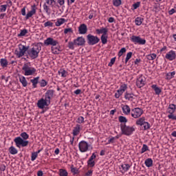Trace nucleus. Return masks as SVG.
I'll return each mask as SVG.
<instances>
[{
	"label": "nucleus",
	"instance_id": "25",
	"mask_svg": "<svg viewBox=\"0 0 176 176\" xmlns=\"http://www.w3.org/2000/svg\"><path fill=\"white\" fill-rule=\"evenodd\" d=\"M151 88L154 89V91L157 96H160V93H162V89L156 85H153Z\"/></svg>",
	"mask_w": 176,
	"mask_h": 176
},
{
	"label": "nucleus",
	"instance_id": "28",
	"mask_svg": "<svg viewBox=\"0 0 176 176\" xmlns=\"http://www.w3.org/2000/svg\"><path fill=\"white\" fill-rule=\"evenodd\" d=\"M144 164L146 167H152L153 166V160L151 158H148L145 160Z\"/></svg>",
	"mask_w": 176,
	"mask_h": 176
},
{
	"label": "nucleus",
	"instance_id": "15",
	"mask_svg": "<svg viewBox=\"0 0 176 176\" xmlns=\"http://www.w3.org/2000/svg\"><path fill=\"white\" fill-rule=\"evenodd\" d=\"M165 58H166V60H169V61H173V60H175V58H176L175 51L170 50L169 52H168L166 54Z\"/></svg>",
	"mask_w": 176,
	"mask_h": 176
},
{
	"label": "nucleus",
	"instance_id": "27",
	"mask_svg": "<svg viewBox=\"0 0 176 176\" xmlns=\"http://www.w3.org/2000/svg\"><path fill=\"white\" fill-rule=\"evenodd\" d=\"M19 82L22 84L23 87H27L28 82H27V79L24 76L19 77Z\"/></svg>",
	"mask_w": 176,
	"mask_h": 176
},
{
	"label": "nucleus",
	"instance_id": "45",
	"mask_svg": "<svg viewBox=\"0 0 176 176\" xmlns=\"http://www.w3.org/2000/svg\"><path fill=\"white\" fill-rule=\"evenodd\" d=\"M143 127L144 131L149 130V129H151V124H149L148 122H145L143 124Z\"/></svg>",
	"mask_w": 176,
	"mask_h": 176
},
{
	"label": "nucleus",
	"instance_id": "37",
	"mask_svg": "<svg viewBox=\"0 0 176 176\" xmlns=\"http://www.w3.org/2000/svg\"><path fill=\"white\" fill-rule=\"evenodd\" d=\"M59 175L60 176H68V172L65 169H60L59 170Z\"/></svg>",
	"mask_w": 176,
	"mask_h": 176
},
{
	"label": "nucleus",
	"instance_id": "10",
	"mask_svg": "<svg viewBox=\"0 0 176 176\" xmlns=\"http://www.w3.org/2000/svg\"><path fill=\"white\" fill-rule=\"evenodd\" d=\"M49 105H50V103L43 98H41L37 102V107L39 109H43L45 107H49Z\"/></svg>",
	"mask_w": 176,
	"mask_h": 176
},
{
	"label": "nucleus",
	"instance_id": "9",
	"mask_svg": "<svg viewBox=\"0 0 176 176\" xmlns=\"http://www.w3.org/2000/svg\"><path fill=\"white\" fill-rule=\"evenodd\" d=\"M131 41L133 42V43H135V45H137V43L138 45H145V43H146V40L135 35L131 37Z\"/></svg>",
	"mask_w": 176,
	"mask_h": 176
},
{
	"label": "nucleus",
	"instance_id": "34",
	"mask_svg": "<svg viewBox=\"0 0 176 176\" xmlns=\"http://www.w3.org/2000/svg\"><path fill=\"white\" fill-rule=\"evenodd\" d=\"M118 120L120 123H124V124H126L128 122L127 118L123 116H120L118 117Z\"/></svg>",
	"mask_w": 176,
	"mask_h": 176
},
{
	"label": "nucleus",
	"instance_id": "60",
	"mask_svg": "<svg viewBox=\"0 0 176 176\" xmlns=\"http://www.w3.org/2000/svg\"><path fill=\"white\" fill-rule=\"evenodd\" d=\"M62 78H65L67 77V71L65 70H62L60 72Z\"/></svg>",
	"mask_w": 176,
	"mask_h": 176
},
{
	"label": "nucleus",
	"instance_id": "40",
	"mask_svg": "<svg viewBox=\"0 0 176 176\" xmlns=\"http://www.w3.org/2000/svg\"><path fill=\"white\" fill-rule=\"evenodd\" d=\"M113 5L118 8L122 5V0H113Z\"/></svg>",
	"mask_w": 176,
	"mask_h": 176
},
{
	"label": "nucleus",
	"instance_id": "1",
	"mask_svg": "<svg viewBox=\"0 0 176 176\" xmlns=\"http://www.w3.org/2000/svg\"><path fill=\"white\" fill-rule=\"evenodd\" d=\"M28 138H30V135L26 132H23L20 134V136L16 137L14 139V142L16 144V148H23L28 146Z\"/></svg>",
	"mask_w": 176,
	"mask_h": 176
},
{
	"label": "nucleus",
	"instance_id": "43",
	"mask_svg": "<svg viewBox=\"0 0 176 176\" xmlns=\"http://www.w3.org/2000/svg\"><path fill=\"white\" fill-rule=\"evenodd\" d=\"M157 57V55L156 54H150L147 55V58L150 60H155Z\"/></svg>",
	"mask_w": 176,
	"mask_h": 176
},
{
	"label": "nucleus",
	"instance_id": "19",
	"mask_svg": "<svg viewBox=\"0 0 176 176\" xmlns=\"http://www.w3.org/2000/svg\"><path fill=\"white\" fill-rule=\"evenodd\" d=\"M130 167H131V166H130V164H121L122 174H124V173H127V171H129V170H130Z\"/></svg>",
	"mask_w": 176,
	"mask_h": 176
},
{
	"label": "nucleus",
	"instance_id": "26",
	"mask_svg": "<svg viewBox=\"0 0 176 176\" xmlns=\"http://www.w3.org/2000/svg\"><path fill=\"white\" fill-rule=\"evenodd\" d=\"M145 117H141L140 118H138L136 120V124L137 126H143V124L145 123Z\"/></svg>",
	"mask_w": 176,
	"mask_h": 176
},
{
	"label": "nucleus",
	"instance_id": "22",
	"mask_svg": "<svg viewBox=\"0 0 176 176\" xmlns=\"http://www.w3.org/2000/svg\"><path fill=\"white\" fill-rule=\"evenodd\" d=\"M124 98L125 100H128V101H133L134 100V94L126 91L124 94Z\"/></svg>",
	"mask_w": 176,
	"mask_h": 176
},
{
	"label": "nucleus",
	"instance_id": "13",
	"mask_svg": "<svg viewBox=\"0 0 176 176\" xmlns=\"http://www.w3.org/2000/svg\"><path fill=\"white\" fill-rule=\"evenodd\" d=\"M74 41L75 46H85V43H86V40L83 36L77 37Z\"/></svg>",
	"mask_w": 176,
	"mask_h": 176
},
{
	"label": "nucleus",
	"instance_id": "59",
	"mask_svg": "<svg viewBox=\"0 0 176 176\" xmlns=\"http://www.w3.org/2000/svg\"><path fill=\"white\" fill-rule=\"evenodd\" d=\"M116 61V58H112L110 60V63L108 64L109 67H112L115 64V62Z\"/></svg>",
	"mask_w": 176,
	"mask_h": 176
},
{
	"label": "nucleus",
	"instance_id": "50",
	"mask_svg": "<svg viewBox=\"0 0 176 176\" xmlns=\"http://www.w3.org/2000/svg\"><path fill=\"white\" fill-rule=\"evenodd\" d=\"M40 86L41 87H45L47 86V81H46L45 79L41 80L40 82Z\"/></svg>",
	"mask_w": 176,
	"mask_h": 176
},
{
	"label": "nucleus",
	"instance_id": "42",
	"mask_svg": "<svg viewBox=\"0 0 176 176\" xmlns=\"http://www.w3.org/2000/svg\"><path fill=\"white\" fill-rule=\"evenodd\" d=\"M75 41L74 40L72 41H69L68 43V47L69 49H70L71 50H74L75 49Z\"/></svg>",
	"mask_w": 176,
	"mask_h": 176
},
{
	"label": "nucleus",
	"instance_id": "55",
	"mask_svg": "<svg viewBox=\"0 0 176 176\" xmlns=\"http://www.w3.org/2000/svg\"><path fill=\"white\" fill-rule=\"evenodd\" d=\"M36 157H38L37 153H35V152L32 153L31 155L32 162L36 160Z\"/></svg>",
	"mask_w": 176,
	"mask_h": 176
},
{
	"label": "nucleus",
	"instance_id": "32",
	"mask_svg": "<svg viewBox=\"0 0 176 176\" xmlns=\"http://www.w3.org/2000/svg\"><path fill=\"white\" fill-rule=\"evenodd\" d=\"M8 151H9V152H10V153L11 154V155H17V153H18V151H17V149L14 147V146H11L9 148H8Z\"/></svg>",
	"mask_w": 176,
	"mask_h": 176
},
{
	"label": "nucleus",
	"instance_id": "63",
	"mask_svg": "<svg viewBox=\"0 0 176 176\" xmlns=\"http://www.w3.org/2000/svg\"><path fill=\"white\" fill-rule=\"evenodd\" d=\"M57 2L59 3L60 6H63L65 3V0H57Z\"/></svg>",
	"mask_w": 176,
	"mask_h": 176
},
{
	"label": "nucleus",
	"instance_id": "5",
	"mask_svg": "<svg viewBox=\"0 0 176 176\" xmlns=\"http://www.w3.org/2000/svg\"><path fill=\"white\" fill-rule=\"evenodd\" d=\"M28 47H30V46L26 47L24 45L19 44V49L14 51V54L16 56L17 58L23 57V56L25 54V52H28Z\"/></svg>",
	"mask_w": 176,
	"mask_h": 176
},
{
	"label": "nucleus",
	"instance_id": "31",
	"mask_svg": "<svg viewBox=\"0 0 176 176\" xmlns=\"http://www.w3.org/2000/svg\"><path fill=\"white\" fill-rule=\"evenodd\" d=\"M175 76V72H168L166 75V80H170V79H173L174 76Z\"/></svg>",
	"mask_w": 176,
	"mask_h": 176
},
{
	"label": "nucleus",
	"instance_id": "18",
	"mask_svg": "<svg viewBox=\"0 0 176 176\" xmlns=\"http://www.w3.org/2000/svg\"><path fill=\"white\" fill-rule=\"evenodd\" d=\"M96 32L98 35L102 34V35H107L108 29L107 28H102L100 29H96Z\"/></svg>",
	"mask_w": 176,
	"mask_h": 176
},
{
	"label": "nucleus",
	"instance_id": "21",
	"mask_svg": "<svg viewBox=\"0 0 176 176\" xmlns=\"http://www.w3.org/2000/svg\"><path fill=\"white\" fill-rule=\"evenodd\" d=\"M122 112L124 115H129L130 112H131V109H130V106L125 104L122 107Z\"/></svg>",
	"mask_w": 176,
	"mask_h": 176
},
{
	"label": "nucleus",
	"instance_id": "44",
	"mask_svg": "<svg viewBox=\"0 0 176 176\" xmlns=\"http://www.w3.org/2000/svg\"><path fill=\"white\" fill-rule=\"evenodd\" d=\"M123 93L124 92H122V91L118 89L116 93L115 94V98H120V96H122L123 95Z\"/></svg>",
	"mask_w": 176,
	"mask_h": 176
},
{
	"label": "nucleus",
	"instance_id": "38",
	"mask_svg": "<svg viewBox=\"0 0 176 176\" xmlns=\"http://www.w3.org/2000/svg\"><path fill=\"white\" fill-rule=\"evenodd\" d=\"M119 89L122 92L124 93V91H126V90H127V85L126 84H122L120 86Z\"/></svg>",
	"mask_w": 176,
	"mask_h": 176
},
{
	"label": "nucleus",
	"instance_id": "33",
	"mask_svg": "<svg viewBox=\"0 0 176 176\" xmlns=\"http://www.w3.org/2000/svg\"><path fill=\"white\" fill-rule=\"evenodd\" d=\"M143 21H144L143 18H142L140 16H138L135 19V25H141V24H142Z\"/></svg>",
	"mask_w": 176,
	"mask_h": 176
},
{
	"label": "nucleus",
	"instance_id": "47",
	"mask_svg": "<svg viewBox=\"0 0 176 176\" xmlns=\"http://www.w3.org/2000/svg\"><path fill=\"white\" fill-rule=\"evenodd\" d=\"M126 47H122L121 50L118 52V57H122L123 56L124 53H126Z\"/></svg>",
	"mask_w": 176,
	"mask_h": 176
},
{
	"label": "nucleus",
	"instance_id": "17",
	"mask_svg": "<svg viewBox=\"0 0 176 176\" xmlns=\"http://www.w3.org/2000/svg\"><path fill=\"white\" fill-rule=\"evenodd\" d=\"M78 32L80 35H85V34H87V25H86L85 23L80 25L78 27Z\"/></svg>",
	"mask_w": 176,
	"mask_h": 176
},
{
	"label": "nucleus",
	"instance_id": "64",
	"mask_svg": "<svg viewBox=\"0 0 176 176\" xmlns=\"http://www.w3.org/2000/svg\"><path fill=\"white\" fill-rule=\"evenodd\" d=\"M175 9L172 8L170 10L168 11V14H170V16L174 14V13H175Z\"/></svg>",
	"mask_w": 176,
	"mask_h": 176
},
{
	"label": "nucleus",
	"instance_id": "51",
	"mask_svg": "<svg viewBox=\"0 0 176 176\" xmlns=\"http://www.w3.org/2000/svg\"><path fill=\"white\" fill-rule=\"evenodd\" d=\"M87 164L90 167H94V166H96V162L94 160H89L87 161Z\"/></svg>",
	"mask_w": 176,
	"mask_h": 176
},
{
	"label": "nucleus",
	"instance_id": "8",
	"mask_svg": "<svg viewBox=\"0 0 176 176\" xmlns=\"http://www.w3.org/2000/svg\"><path fill=\"white\" fill-rule=\"evenodd\" d=\"M142 113H144V111L140 107H136L131 110V115L134 119H138V118H141Z\"/></svg>",
	"mask_w": 176,
	"mask_h": 176
},
{
	"label": "nucleus",
	"instance_id": "3",
	"mask_svg": "<svg viewBox=\"0 0 176 176\" xmlns=\"http://www.w3.org/2000/svg\"><path fill=\"white\" fill-rule=\"evenodd\" d=\"M41 52V49L38 45H34L33 47H28L27 54L28 56L32 58V60H35V58H38L39 56V53Z\"/></svg>",
	"mask_w": 176,
	"mask_h": 176
},
{
	"label": "nucleus",
	"instance_id": "7",
	"mask_svg": "<svg viewBox=\"0 0 176 176\" xmlns=\"http://www.w3.org/2000/svg\"><path fill=\"white\" fill-rule=\"evenodd\" d=\"M87 43L89 46H94L100 42V38L97 36L92 35L91 34L87 36Z\"/></svg>",
	"mask_w": 176,
	"mask_h": 176
},
{
	"label": "nucleus",
	"instance_id": "4",
	"mask_svg": "<svg viewBox=\"0 0 176 176\" xmlns=\"http://www.w3.org/2000/svg\"><path fill=\"white\" fill-rule=\"evenodd\" d=\"M22 71L25 76H31V75H34L36 72V69L31 67V63H24Z\"/></svg>",
	"mask_w": 176,
	"mask_h": 176
},
{
	"label": "nucleus",
	"instance_id": "23",
	"mask_svg": "<svg viewBox=\"0 0 176 176\" xmlns=\"http://www.w3.org/2000/svg\"><path fill=\"white\" fill-rule=\"evenodd\" d=\"M31 83H32L33 89H36L37 85L39 83V76L30 80Z\"/></svg>",
	"mask_w": 176,
	"mask_h": 176
},
{
	"label": "nucleus",
	"instance_id": "62",
	"mask_svg": "<svg viewBox=\"0 0 176 176\" xmlns=\"http://www.w3.org/2000/svg\"><path fill=\"white\" fill-rule=\"evenodd\" d=\"M97 157V155H96V153H92L91 156L89 157V160H94Z\"/></svg>",
	"mask_w": 176,
	"mask_h": 176
},
{
	"label": "nucleus",
	"instance_id": "24",
	"mask_svg": "<svg viewBox=\"0 0 176 176\" xmlns=\"http://www.w3.org/2000/svg\"><path fill=\"white\" fill-rule=\"evenodd\" d=\"M9 64V62H8L7 58H1L0 59V65L2 67V68H6Z\"/></svg>",
	"mask_w": 176,
	"mask_h": 176
},
{
	"label": "nucleus",
	"instance_id": "6",
	"mask_svg": "<svg viewBox=\"0 0 176 176\" xmlns=\"http://www.w3.org/2000/svg\"><path fill=\"white\" fill-rule=\"evenodd\" d=\"M78 148L80 152H82V153L87 152V151H89V148L90 149H93V146H91V145L89 144V143L85 140H82L79 142Z\"/></svg>",
	"mask_w": 176,
	"mask_h": 176
},
{
	"label": "nucleus",
	"instance_id": "29",
	"mask_svg": "<svg viewBox=\"0 0 176 176\" xmlns=\"http://www.w3.org/2000/svg\"><path fill=\"white\" fill-rule=\"evenodd\" d=\"M64 23H65V19L64 18L58 19L57 21L55 23V25H56V27H60V25H63Z\"/></svg>",
	"mask_w": 176,
	"mask_h": 176
},
{
	"label": "nucleus",
	"instance_id": "41",
	"mask_svg": "<svg viewBox=\"0 0 176 176\" xmlns=\"http://www.w3.org/2000/svg\"><path fill=\"white\" fill-rule=\"evenodd\" d=\"M133 56V52H129L126 54V56L125 58V63L127 64V63L129 62V60H130V58H131Z\"/></svg>",
	"mask_w": 176,
	"mask_h": 176
},
{
	"label": "nucleus",
	"instance_id": "46",
	"mask_svg": "<svg viewBox=\"0 0 176 176\" xmlns=\"http://www.w3.org/2000/svg\"><path fill=\"white\" fill-rule=\"evenodd\" d=\"M26 34H28V30H27V29H23L21 30V32L18 34V36H25Z\"/></svg>",
	"mask_w": 176,
	"mask_h": 176
},
{
	"label": "nucleus",
	"instance_id": "58",
	"mask_svg": "<svg viewBox=\"0 0 176 176\" xmlns=\"http://www.w3.org/2000/svg\"><path fill=\"white\" fill-rule=\"evenodd\" d=\"M6 9H8V5L0 6V12H6Z\"/></svg>",
	"mask_w": 176,
	"mask_h": 176
},
{
	"label": "nucleus",
	"instance_id": "52",
	"mask_svg": "<svg viewBox=\"0 0 176 176\" xmlns=\"http://www.w3.org/2000/svg\"><path fill=\"white\" fill-rule=\"evenodd\" d=\"M76 123H79L80 124L82 123H85V118H83V116L78 117L76 120Z\"/></svg>",
	"mask_w": 176,
	"mask_h": 176
},
{
	"label": "nucleus",
	"instance_id": "48",
	"mask_svg": "<svg viewBox=\"0 0 176 176\" xmlns=\"http://www.w3.org/2000/svg\"><path fill=\"white\" fill-rule=\"evenodd\" d=\"M146 151H149V147L146 144H143L140 153H145Z\"/></svg>",
	"mask_w": 176,
	"mask_h": 176
},
{
	"label": "nucleus",
	"instance_id": "14",
	"mask_svg": "<svg viewBox=\"0 0 176 176\" xmlns=\"http://www.w3.org/2000/svg\"><path fill=\"white\" fill-rule=\"evenodd\" d=\"M54 96V90L49 89L45 92L44 95V97H45L44 99H45L46 101L49 102L50 104V100L53 98Z\"/></svg>",
	"mask_w": 176,
	"mask_h": 176
},
{
	"label": "nucleus",
	"instance_id": "2",
	"mask_svg": "<svg viewBox=\"0 0 176 176\" xmlns=\"http://www.w3.org/2000/svg\"><path fill=\"white\" fill-rule=\"evenodd\" d=\"M120 129L122 134L124 135H126L127 137H130V135H133L134 131H135V126H127L126 124H121Z\"/></svg>",
	"mask_w": 176,
	"mask_h": 176
},
{
	"label": "nucleus",
	"instance_id": "54",
	"mask_svg": "<svg viewBox=\"0 0 176 176\" xmlns=\"http://www.w3.org/2000/svg\"><path fill=\"white\" fill-rule=\"evenodd\" d=\"M45 2L47 5H50V6H54V3H56V1L54 0H45Z\"/></svg>",
	"mask_w": 176,
	"mask_h": 176
},
{
	"label": "nucleus",
	"instance_id": "61",
	"mask_svg": "<svg viewBox=\"0 0 176 176\" xmlns=\"http://www.w3.org/2000/svg\"><path fill=\"white\" fill-rule=\"evenodd\" d=\"M5 170H6V166H5V164L0 165V171L2 173L5 171Z\"/></svg>",
	"mask_w": 176,
	"mask_h": 176
},
{
	"label": "nucleus",
	"instance_id": "35",
	"mask_svg": "<svg viewBox=\"0 0 176 176\" xmlns=\"http://www.w3.org/2000/svg\"><path fill=\"white\" fill-rule=\"evenodd\" d=\"M52 52L54 54H58L60 53V46L52 47Z\"/></svg>",
	"mask_w": 176,
	"mask_h": 176
},
{
	"label": "nucleus",
	"instance_id": "56",
	"mask_svg": "<svg viewBox=\"0 0 176 176\" xmlns=\"http://www.w3.org/2000/svg\"><path fill=\"white\" fill-rule=\"evenodd\" d=\"M140 5H141V2H140V1H138V2L135 3L134 4H133V10H135V9H138V8H140Z\"/></svg>",
	"mask_w": 176,
	"mask_h": 176
},
{
	"label": "nucleus",
	"instance_id": "39",
	"mask_svg": "<svg viewBox=\"0 0 176 176\" xmlns=\"http://www.w3.org/2000/svg\"><path fill=\"white\" fill-rule=\"evenodd\" d=\"M71 173H72L74 175L75 174H79V170L77 168L74 167V165H72L71 167Z\"/></svg>",
	"mask_w": 176,
	"mask_h": 176
},
{
	"label": "nucleus",
	"instance_id": "16",
	"mask_svg": "<svg viewBox=\"0 0 176 176\" xmlns=\"http://www.w3.org/2000/svg\"><path fill=\"white\" fill-rule=\"evenodd\" d=\"M35 13H36V6L35 4H34L33 6H32L31 10L27 13V14L25 16V19L28 20V19L33 16L34 14H35Z\"/></svg>",
	"mask_w": 176,
	"mask_h": 176
},
{
	"label": "nucleus",
	"instance_id": "49",
	"mask_svg": "<svg viewBox=\"0 0 176 176\" xmlns=\"http://www.w3.org/2000/svg\"><path fill=\"white\" fill-rule=\"evenodd\" d=\"M96 16H97V14H96V11H91L89 12V16L88 18L89 19V20H91V19L95 18Z\"/></svg>",
	"mask_w": 176,
	"mask_h": 176
},
{
	"label": "nucleus",
	"instance_id": "11",
	"mask_svg": "<svg viewBox=\"0 0 176 176\" xmlns=\"http://www.w3.org/2000/svg\"><path fill=\"white\" fill-rule=\"evenodd\" d=\"M146 83V79L145 77L143 75H140L136 80V86L139 89H141V87H144L145 86Z\"/></svg>",
	"mask_w": 176,
	"mask_h": 176
},
{
	"label": "nucleus",
	"instance_id": "57",
	"mask_svg": "<svg viewBox=\"0 0 176 176\" xmlns=\"http://www.w3.org/2000/svg\"><path fill=\"white\" fill-rule=\"evenodd\" d=\"M44 27H53V22L48 21L44 23Z\"/></svg>",
	"mask_w": 176,
	"mask_h": 176
},
{
	"label": "nucleus",
	"instance_id": "36",
	"mask_svg": "<svg viewBox=\"0 0 176 176\" xmlns=\"http://www.w3.org/2000/svg\"><path fill=\"white\" fill-rule=\"evenodd\" d=\"M43 10H45V13H47V14L48 16H50V8H49V6H47V5H46V3H45L43 6Z\"/></svg>",
	"mask_w": 176,
	"mask_h": 176
},
{
	"label": "nucleus",
	"instance_id": "30",
	"mask_svg": "<svg viewBox=\"0 0 176 176\" xmlns=\"http://www.w3.org/2000/svg\"><path fill=\"white\" fill-rule=\"evenodd\" d=\"M100 40L102 45H107V43H108V35L107 34L102 35L100 36Z\"/></svg>",
	"mask_w": 176,
	"mask_h": 176
},
{
	"label": "nucleus",
	"instance_id": "20",
	"mask_svg": "<svg viewBox=\"0 0 176 176\" xmlns=\"http://www.w3.org/2000/svg\"><path fill=\"white\" fill-rule=\"evenodd\" d=\"M80 125L76 124V126L74 127L72 134L74 137H76V135H78L79 133H80Z\"/></svg>",
	"mask_w": 176,
	"mask_h": 176
},
{
	"label": "nucleus",
	"instance_id": "12",
	"mask_svg": "<svg viewBox=\"0 0 176 176\" xmlns=\"http://www.w3.org/2000/svg\"><path fill=\"white\" fill-rule=\"evenodd\" d=\"M44 45H45V46H57V45H58V41L54 40V38L52 37H49L44 41Z\"/></svg>",
	"mask_w": 176,
	"mask_h": 176
},
{
	"label": "nucleus",
	"instance_id": "53",
	"mask_svg": "<svg viewBox=\"0 0 176 176\" xmlns=\"http://www.w3.org/2000/svg\"><path fill=\"white\" fill-rule=\"evenodd\" d=\"M72 32H74V30H72V28H65L64 30V34H72Z\"/></svg>",
	"mask_w": 176,
	"mask_h": 176
}]
</instances>
